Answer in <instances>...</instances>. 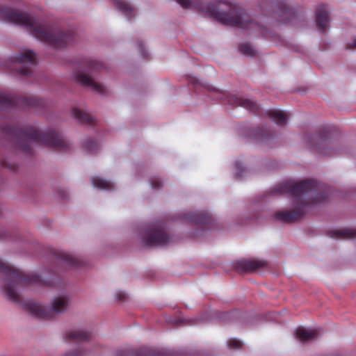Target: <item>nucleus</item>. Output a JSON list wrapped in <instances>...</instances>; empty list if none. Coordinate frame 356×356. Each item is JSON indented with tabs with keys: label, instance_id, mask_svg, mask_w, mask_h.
<instances>
[{
	"label": "nucleus",
	"instance_id": "obj_9",
	"mask_svg": "<svg viewBox=\"0 0 356 356\" xmlns=\"http://www.w3.org/2000/svg\"><path fill=\"white\" fill-rule=\"evenodd\" d=\"M294 211H281L275 213V219L282 222H293L301 218L303 214L302 207L295 206Z\"/></svg>",
	"mask_w": 356,
	"mask_h": 356
},
{
	"label": "nucleus",
	"instance_id": "obj_32",
	"mask_svg": "<svg viewBox=\"0 0 356 356\" xmlns=\"http://www.w3.org/2000/svg\"><path fill=\"white\" fill-rule=\"evenodd\" d=\"M312 142L314 141V140H318V136H312L310 139H309Z\"/></svg>",
	"mask_w": 356,
	"mask_h": 356
},
{
	"label": "nucleus",
	"instance_id": "obj_12",
	"mask_svg": "<svg viewBox=\"0 0 356 356\" xmlns=\"http://www.w3.org/2000/svg\"><path fill=\"white\" fill-rule=\"evenodd\" d=\"M266 266V262L259 259L242 260L238 262V268L241 271L250 272Z\"/></svg>",
	"mask_w": 356,
	"mask_h": 356
},
{
	"label": "nucleus",
	"instance_id": "obj_21",
	"mask_svg": "<svg viewBox=\"0 0 356 356\" xmlns=\"http://www.w3.org/2000/svg\"><path fill=\"white\" fill-rule=\"evenodd\" d=\"M97 143L92 139L88 140L83 145L84 149L90 154L95 153L97 149Z\"/></svg>",
	"mask_w": 356,
	"mask_h": 356
},
{
	"label": "nucleus",
	"instance_id": "obj_6",
	"mask_svg": "<svg viewBox=\"0 0 356 356\" xmlns=\"http://www.w3.org/2000/svg\"><path fill=\"white\" fill-rule=\"evenodd\" d=\"M103 67V64L97 60H91L88 63V70L85 72L79 70L74 73L72 79L83 86L90 88L92 90L101 94L104 93V88L102 85L97 82L90 74L92 70H99Z\"/></svg>",
	"mask_w": 356,
	"mask_h": 356
},
{
	"label": "nucleus",
	"instance_id": "obj_19",
	"mask_svg": "<svg viewBox=\"0 0 356 356\" xmlns=\"http://www.w3.org/2000/svg\"><path fill=\"white\" fill-rule=\"evenodd\" d=\"M92 185L100 189H111L113 184L111 181L104 179L100 177H93L91 179Z\"/></svg>",
	"mask_w": 356,
	"mask_h": 356
},
{
	"label": "nucleus",
	"instance_id": "obj_24",
	"mask_svg": "<svg viewBox=\"0 0 356 356\" xmlns=\"http://www.w3.org/2000/svg\"><path fill=\"white\" fill-rule=\"evenodd\" d=\"M191 220L195 222H204V221L202 219V215L201 213H194L191 216L189 217Z\"/></svg>",
	"mask_w": 356,
	"mask_h": 356
},
{
	"label": "nucleus",
	"instance_id": "obj_27",
	"mask_svg": "<svg viewBox=\"0 0 356 356\" xmlns=\"http://www.w3.org/2000/svg\"><path fill=\"white\" fill-rule=\"evenodd\" d=\"M151 186L152 188L154 189H158L162 186V183L161 180L158 179H154L151 181Z\"/></svg>",
	"mask_w": 356,
	"mask_h": 356
},
{
	"label": "nucleus",
	"instance_id": "obj_33",
	"mask_svg": "<svg viewBox=\"0 0 356 356\" xmlns=\"http://www.w3.org/2000/svg\"><path fill=\"white\" fill-rule=\"evenodd\" d=\"M286 10L287 11V15H291V11L289 9H286Z\"/></svg>",
	"mask_w": 356,
	"mask_h": 356
},
{
	"label": "nucleus",
	"instance_id": "obj_14",
	"mask_svg": "<svg viewBox=\"0 0 356 356\" xmlns=\"http://www.w3.org/2000/svg\"><path fill=\"white\" fill-rule=\"evenodd\" d=\"M268 115L272 121L280 125L284 124L289 118L286 113L277 109L268 111Z\"/></svg>",
	"mask_w": 356,
	"mask_h": 356
},
{
	"label": "nucleus",
	"instance_id": "obj_11",
	"mask_svg": "<svg viewBox=\"0 0 356 356\" xmlns=\"http://www.w3.org/2000/svg\"><path fill=\"white\" fill-rule=\"evenodd\" d=\"M316 329L298 327L296 330V338L302 342H307L316 339L318 337Z\"/></svg>",
	"mask_w": 356,
	"mask_h": 356
},
{
	"label": "nucleus",
	"instance_id": "obj_22",
	"mask_svg": "<svg viewBox=\"0 0 356 356\" xmlns=\"http://www.w3.org/2000/svg\"><path fill=\"white\" fill-rule=\"evenodd\" d=\"M240 51L248 56H252L255 54L254 48L249 44H241L239 47Z\"/></svg>",
	"mask_w": 356,
	"mask_h": 356
},
{
	"label": "nucleus",
	"instance_id": "obj_2",
	"mask_svg": "<svg viewBox=\"0 0 356 356\" xmlns=\"http://www.w3.org/2000/svg\"><path fill=\"white\" fill-rule=\"evenodd\" d=\"M35 143H41L55 148H68L67 142L54 131L43 133L32 126L24 128L18 140L19 147L28 151L30 145Z\"/></svg>",
	"mask_w": 356,
	"mask_h": 356
},
{
	"label": "nucleus",
	"instance_id": "obj_1",
	"mask_svg": "<svg viewBox=\"0 0 356 356\" xmlns=\"http://www.w3.org/2000/svg\"><path fill=\"white\" fill-rule=\"evenodd\" d=\"M177 3L183 8H189L195 7L207 13L211 17L215 18L220 23L229 26H236L243 30L257 29L259 26L251 19L250 16L245 11H237V8L230 6L232 13L228 14L214 6H207L198 5L195 0H177Z\"/></svg>",
	"mask_w": 356,
	"mask_h": 356
},
{
	"label": "nucleus",
	"instance_id": "obj_17",
	"mask_svg": "<svg viewBox=\"0 0 356 356\" xmlns=\"http://www.w3.org/2000/svg\"><path fill=\"white\" fill-rule=\"evenodd\" d=\"M332 235L339 238H353L356 237V230L353 229H340L332 231Z\"/></svg>",
	"mask_w": 356,
	"mask_h": 356
},
{
	"label": "nucleus",
	"instance_id": "obj_15",
	"mask_svg": "<svg viewBox=\"0 0 356 356\" xmlns=\"http://www.w3.org/2000/svg\"><path fill=\"white\" fill-rule=\"evenodd\" d=\"M66 335L70 340L83 341L88 339L90 333L83 330L76 329L67 332Z\"/></svg>",
	"mask_w": 356,
	"mask_h": 356
},
{
	"label": "nucleus",
	"instance_id": "obj_18",
	"mask_svg": "<svg viewBox=\"0 0 356 356\" xmlns=\"http://www.w3.org/2000/svg\"><path fill=\"white\" fill-rule=\"evenodd\" d=\"M15 104H18L16 98L4 93H0V109H5Z\"/></svg>",
	"mask_w": 356,
	"mask_h": 356
},
{
	"label": "nucleus",
	"instance_id": "obj_20",
	"mask_svg": "<svg viewBox=\"0 0 356 356\" xmlns=\"http://www.w3.org/2000/svg\"><path fill=\"white\" fill-rule=\"evenodd\" d=\"M72 114L75 119L80 122H91L90 117H89L86 113L78 108H73L72 110Z\"/></svg>",
	"mask_w": 356,
	"mask_h": 356
},
{
	"label": "nucleus",
	"instance_id": "obj_26",
	"mask_svg": "<svg viewBox=\"0 0 356 356\" xmlns=\"http://www.w3.org/2000/svg\"><path fill=\"white\" fill-rule=\"evenodd\" d=\"M117 356H136V354L133 351L122 350L118 352Z\"/></svg>",
	"mask_w": 356,
	"mask_h": 356
},
{
	"label": "nucleus",
	"instance_id": "obj_29",
	"mask_svg": "<svg viewBox=\"0 0 356 356\" xmlns=\"http://www.w3.org/2000/svg\"><path fill=\"white\" fill-rule=\"evenodd\" d=\"M126 294L122 291H118L115 293V298L118 300H122L125 298Z\"/></svg>",
	"mask_w": 356,
	"mask_h": 356
},
{
	"label": "nucleus",
	"instance_id": "obj_23",
	"mask_svg": "<svg viewBox=\"0 0 356 356\" xmlns=\"http://www.w3.org/2000/svg\"><path fill=\"white\" fill-rule=\"evenodd\" d=\"M227 345L229 348L237 349L242 347V342L236 339H230L227 341Z\"/></svg>",
	"mask_w": 356,
	"mask_h": 356
},
{
	"label": "nucleus",
	"instance_id": "obj_30",
	"mask_svg": "<svg viewBox=\"0 0 356 356\" xmlns=\"http://www.w3.org/2000/svg\"><path fill=\"white\" fill-rule=\"evenodd\" d=\"M347 47L350 49H356V38L353 39V43L350 44H348Z\"/></svg>",
	"mask_w": 356,
	"mask_h": 356
},
{
	"label": "nucleus",
	"instance_id": "obj_13",
	"mask_svg": "<svg viewBox=\"0 0 356 356\" xmlns=\"http://www.w3.org/2000/svg\"><path fill=\"white\" fill-rule=\"evenodd\" d=\"M229 102L232 105L242 106L252 112H256L259 110L258 105L254 101L248 99L234 97H231Z\"/></svg>",
	"mask_w": 356,
	"mask_h": 356
},
{
	"label": "nucleus",
	"instance_id": "obj_3",
	"mask_svg": "<svg viewBox=\"0 0 356 356\" xmlns=\"http://www.w3.org/2000/svg\"><path fill=\"white\" fill-rule=\"evenodd\" d=\"M0 273L6 275L5 291L8 298L13 301L18 300V289L26 282L40 283L38 275L32 274L24 276L13 266L6 264L0 260Z\"/></svg>",
	"mask_w": 356,
	"mask_h": 356
},
{
	"label": "nucleus",
	"instance_id": "obj_31",
	"mask_svg": "<svg viewBox=\"0 0 356 356\" xmlns=\"http://www.w3.org/2000/svg\"><path fill=\"white\" fill-rule=\"evenodd\" d=\"M243 170L242 168H238L236 170V176L238 177H241V172H242Z\"/></svg>",
	"mask_w": 356,
	"mask_h": 356
},
{
	"label": "nucleus",
	"instance_id": "obj_16",
	"mask_svg": "<svg viewBox=\"0 0 356 356\" xmlns=\"http://www.w3.org/2000/svg\"><path fill=\"white\" fill-rule=\"evenodd\" d=\"M116 8L129 18L132 15L133 9L126 0H113Z\"/></svg>",
	"mask_w": 356,
	"mask_h": 356
},
{
	"label": "nucleus",
	"instance_id": "obj_7",
	"mask_svg": "<svg viewBox=\"0 0 356 356\" xmlns=\"http://www.w3.org/2000/svg\"><path fill=\"white\" fill-rule=\"evenodd\" d=\"M35 54L26 49L12 58V65L18 74L25 75L29 74L30 67L35 65Z\"/></svg>",
	"mask_w": 356,
	"mask_h": 356
},
{
	"label": "nucleus",
	"instance_id": "obj_10",
	"mask_svg": "<svg viewBox=\"0 0 356 356\" xmlns=\"http://www.w3.org/2000/svg\"><path fill=\"white\" fill-rule=\"evenodd\" d=\"M315 22L316 26L322 32L325 31L328 27L330 24L329 15L324 6H320L317 9Z\"/></svg>",
	"mask_w": 356,
	"mask_h": 356
},
{
	"label": "nucleus",
	"instance_id": "obj_8",
	"mask_svg": "<svg viewBox=\"0 0 356 356\" xmlns=\"http://www.w3.org/2000/svg\"><path fill=\"white\" fill-rule=\"evenodd\" d=\"M170 238L167 236L162 227H158L145 232L143 243L146 246H162L169 244Z\"/></svg>",
	"mask_w": 356,
	"mask_h": 356
},
{
	"label": "nucleus",
	"instance_id": "obj_28",
	"mask_svg": "<svg viewBox=\"0 0 356 356\" xmlns=\"http://www.w3.org/2000/svg\"><path fill=\"white\" fill-rule=\"evenodd\" d=\"M83 350H76L72 353H67L64 356H83Z\"/></svg>",
	"mask_w": 356,
	"mask_h": 356
},
{
	"label": "nucleus",
	"instance_id": "obj_25",
	"mask_svg": "<svg viewBox=\"0 0 356 356\" xmlns=\"http://www.w3.org/2000/svg\"><path fill=\"white\" fill-rule=\"evenodd\" d=\"M64 260L65 261V262L67 264H68L70 265L76 264V259L70 254H65Z\"/></svg>",
	"mask_w": 356,
	"mask_h": 356
},
{
	"label": "nucleus",
	"instance_id": "obj_5",
	"mask_svg": "<svg viewBox=\"0 0 356 356\" xmlns=\"http://www.w3.org/2000/svg\"><path fill=\"white\" fill-rule=\"evenodd\" d=\"M68 302L67 296L61 295L55 297L49 306L40 302H29L27 304V309L35 316L51 318L64 312L67 308Z\"/></svg>",
	"mask_w": 356,
	"mask_h": 356
},
{
	"label": "nucleus",
	"instance_id": "obj_4",
	"mask_svg": "<svg viewBox=\"0 0 356 356\" xmlns=\"http://www.w3.org/2000/svg\"><path fill=\"white\" fill-rule=\"evenodd\" d=\"M321 185L314 180L289 181L284 184L281 193H289L298 198L309 195L312 203L322 202L325 197L321 193Z\"/></svg>",
	"mask_w": 356,
	"mask_h": 356
}]
</instances>
